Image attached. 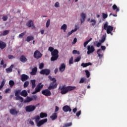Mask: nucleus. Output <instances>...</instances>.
<instances>
[{
  "label": "nucleus",
  "instance_id": "nucleus-52",
  "mask_svg": "<svg viewBox=\"0 0 127 127\" xmlns=\"http://www.w3.org/2000/svg\"><path fill=\"white\" fill-rule=\"evenodd\" d=\"M4 84H5V79H3L1 83V86L3 87L4 86Z\"/></svg>",
  "mask_w": 127,
  "mask_h": 127
},
{
  "label": "nucleus",
  "instance_id": "nucleus-57",
  "mask_svg": "<svg viewBox=\"0 0 127 127\" xmlns=\"http://www.w3.org/2000/svg\"><path fill=\"white\" fill-rule=\"evenodd\" d=\"M15 100L16 101H19V99H20V96L19 95H17V96H15Z\"/></svg>",
  "mask_w": 127,
  "mask_h": 127
},
{
  "label": "nucleus",
  "instance_id": "nucleus-51",
  "mask_svg": "<svg viewBox=\"0 0 127 127\" xmlns=\"http://www.w3.org/2000/svg\"><path fill=\"white\" fill-rule=\"evenodd\" d=\"M73 57H71L69 60V64H73Z\"/></svg>",
  "mask_w": 127,
  "mask_h": 127
},
{
  "label": "nucleus",
  "instance_id": "nucleus-39",
  "mask_svg": "<svg viewBox=\"0 0 127 127\" xmlns=\"http://www.w3.org/2000/svg\"><path fill=\"white\" fill-rule=\"evenodd\" d=\"M9 85H10L11 88H12V87L14 86V81H13V80H10L9 81Z\"/></svg>",
  "mask_w": 127,
  "mask_h": 127
},
{
  "label": "nucleus",
  "instance_id": "nucleus-22",
  "mask_svg": "<svg viewBox=\"0 0 127 127\" xmlns=\"http://www.w3.org/2000/svg\"><path fill=\"white\" fill-rule=\"evenodd\" d=\"M20 95L22 96V97H27L28 93H27V91L26 90H24L21 91Z\"/></svg>",
  "mask_w": 127,
  "mask_h": 127
},
{
  "label": "nucleus",
  "instance_id": "nucleus-49",
  "mask_svg": "<svg viewBox=\"0 0 127 127\" xmlns=\"http://www.w3.org/2000/svg\"><path fill=\"white\" fill-rule=\"evenodd\" d=\"M102 16H103L104 19H106V18H107V17H108V14L103 13H102Z\"/></svg>",
  "mask_w": 127,
  "mask_h": 127
},
{
  "label": "nucleus",
  "instance_id": "nucleus-7",
  "mask_svg": "<svg viewBox=\"0 0 127 127\" xmlns=\"http://www.w3.org/2000/svg\"><path fill=\"white\" fill-rule=\"evenodd\" d=\"M42 55H43L41 54V53H40V52H39L38 50L35 51L34 53V57L36 59H40V58L42 57Z\"/></svg>",
  "mask_w": 127,
  "mask_h": 127
},
{
  "label": "nucleus",
  "instance_id": "nucleus-6",
  "mask_svg": "<svg viewBox=\"0 0 127 127\" xmlns=\"http://www.w3.org/2000/svg\"><path fill=\"white\" fill-rule=\"evenodd\" d=\"M35 109H36V107H35V106L29 105L25 107V111L26 112L30 113V112H33V111H34Z\"/></svg>",
  "mask_w": 127,
  "mask_h": 127
},
{
  "label": "nucleus",
  "instance_id": "nucleus-32",
  "mask_svg": "<svg viewBox=\"0 0 127 127\" xmlns=\"http://www.w3.org/2000/svg\"><path fill=\"white\" fill-rule=\"evenodd\" d=\"M40 118L43 119V118H47V114L42 112L40 113Z\"/></svg>",
  "mask_w": 127,
  "mask_h": 127
},
{
  "label": "nucleus",
  "instance_id": "nucleus-56",
  "mask_svg": "<svg viewBox=\"0 0 127 127\" xmlns=\"http://www.w3.org/2000/svg\"><path fill=\"white\" fill-rule=\"evenodd\" d=\"M97 44H96V46L97 47H100V46H101V45H102V43H100V42L99 43L98 42H96Z\"/></svg>",
  "mask_w": 127,
  "mask_h": 127
},
{
  "label": "nucleus",
  "instance_id": "nucleus-25",
  "mask_svg": "<svg viewBox=\"0 0 127 127\" xmlns=\"http://www.w3.org/2000/svg\"><path fill=\"white\" fill-rule=\"evenodd\" d=\"M20 61L24 63V62L27 61V59H26L24 56H21L20 58Z\"/></svg>",
  "mask_w": 127,
  "mask_h": 127
},
{
  "label": "nucleus",
  "instance_id": "nucleus-62",
  "mask_svg": "<svg viewBox=\"0 0 127 127\" xmlns=\"http://www.w3.org/2000/svg\"><path fill=\"white\" fill-rule=\"evenodd\" d=\"M19 98H20V99H19V101H20V102H21V103H22V102H23V101H24V99L21 96H20V97H19Z\"/></svg>",
  "mask_w": 127,
  "mask_h": 127
},
{
  "label": "nucleus",
  "instance_id": "nucleus-61",
  "mask_svg": "<svg viewBox=\"0 0 127 127\" xmlns=\"http://www.w3.org/2000/svg\"><path fill=\"white\" fill-rule=\"evenodd\" d=\"M10 88L6 89V90H5V94H7V93H8V92H10Z\"/></svg>",
  "mask_w": 127,
  "mask_h": 127
},
{
  "label": "nucleus",
  "instance_id": "nucleus-35",
  "mask_svg": "<svg viewBox=\"0 0 127 127\" xmlns=\"http://www.w3.org/2000/svg\"><path fill=\"white\" fill-rule=\"evenodd\" d=\"M21 93V89L15 90V96H19V95H20Z\"/></svg>",
  "mask_w": 127,
  "mask_h": 127
},
{
  "label": "nucleus",
  "instance_id": "nucleus-46",
  "mask_svg": "<svg viewBox=\"0 0 127 127\" xmlns=\"http://www.w3.org/2000/svg\"><path fill=\"white\" fill-rule=\"evenodd\" d=\"M90 65H92V64H81V66L83 68H85L86 67H88V66H90Z\"/></svg>",
  "mask_w": 127,
  "mask_h": 127
},
{
  "label": "nucleus",
  "instance_id": "nucleus-59",
  "mask_svg": "<svg viewBox=\"0 0 127 127\" xmlns=\"http://www.w3.org/2000/svg\"><path fill=\"white\" fill-rule=\"evenodd\" d=\"M43 67H44V64H40L39 65V69H43Z\"/></svg>",
  "mask_w": 127,
  "mask_h": 127
},
{
  "label": "nucleus",
  "instance_id": "nucleus-8",
  "mask_svg": "<svg viewBox=\"0 0 127 127\" xmlns=\"http://www.w3.org/2000/svg\"><path fill=\"white\" fill-rule=\"evenodd\" d=\"M87 54L88 55H90V54L95 52V47L94 46L88 45L87 46Z\"/></svg>",
  "mask_w": 127,
  "mask_h": 127
},
{
  "label": "nucleus",
  "instance_id": "nucleus-16",
  "mask_svg": "<svg viewBox=\"0 0 127 127\" xmlns=\"http://www.w3.org/2000/svg\"><path fill=\"white\" fill-rule=\"evenodd\" d=\"M6 47V44L2 41H0V49L2 50Z\"/></svg>",
  "mask_w": 127,
  "mask_h": 127
},
{
  "label": "nucleus",
  "instance_id": "nucleus-3",
  "mask_svg": "<svg viewBox=\"0 0 127 127\" xmlns=\"http://www.w3.org/2000/svg\"><path fill=\"white\" fill-rule=\"evenodd\" d=\"M59 52L58 51V50L55 49L53 52L51 53V55L52 56L51 58V61H56V60H57L59 57Z\"/></svg>",
  "mask_w": 127,
  "mask_h": 127
},
{
  "label": "nucleus",
  "instance_id": "nucleus-27",
  "mask_svg": "<svg viewBox=\"0 0 127 127\" xmlns=\"http://www.w3.org/2000/svg\"><path fill=\"white\" fill-rule=\"evenodd\" d=\"M34 39V37L33 36H29L26 38V42H29L31 41V40H33Z\"/></svg>",
  "mask_w": 127,
  "mask_h": 127
},
{
  "label": "nucleus",
  "instance_id": "nucleus-45",
  "mask_svg": "<svg viewBox=\"0 0 127 127\" xmlns=\"http://www.w3.org/2000/svg\"><path fill=\"white\" fill-rule=\"evenodd\" d=\"M72 54H77L78 55H79L80 54V52L76 50H74L73 51H72Z\"/></svg>",
  "mask_w": 127,
  "mask_h": 127
},
{
  "label": "nucleus",
  "instance_id": "nucleus-13",
  "mask_svg": "<svg viewBox=\"0 0 127 127\" xmlns=\"http://www.w3.org/2000/svg\"><path fill=\"white\" fill-rule=\"evenodd\" d=\"M26 26L28 27H33V28H35V26H34V23H33V21H32V20H29L28 23L26 24Z\"/></svg>",
  "mask_w": 127,
  "mask_h": 127
},
{
  "label": "nucleus",
  "instance_id": "nucleus-24",
  "mask_svg": "<svg viewBox=\"0 0 127 127\" xmlns=\"http://www.w3.org/2000/svg\"><path fill=\"white\" fill-rule=\"evenodd\" d=\"M78 29V28H77V26H75V28L73 30H72L71 31L69 32L67 34V37H69L70 35H71V34L75 32V31H77Z\"/></svg>",
  "mask_w": 127,
  "mask_h": 127
},
{
  "label": "nucleus",
  "instance_id": "nucleus-53",
  "mask_svg": "<svg viewBox=\"0 0 127 127\" xmlns=\"http://www.w3.org/2000/svg\"><path fill=\"white\" fill-rule=\"evenodd\" d=\"M55 7H59L60 6V5L59 4V2H57L55 4Z\"/></svg>",
  "mask_w": 127,
  "mask_h": 127
},
{
  "label": "nucleus",
  "instance_id": "nucleus-17",
  "mask_svg": "<svg viewBox=\"0 0 127 127\" xmlns=\"http://www.w3.org/2000/svg\"><path fill=\"white\" fill-rule=\"evenodd\" d=\"M18 113H19V111H16L15 109H11L10 110V114H11V115H17Z\"/></svg>",
  "mask_w": 127,
  "mask_h": 127
},
{
  "label": "nucleus",
  "instance_id": "nucleus-15",
  "mask_svg": "<svg viewBox=\"0 0 127 127\" xmlns=\"http://www.w3.org/2000/svg\"><path fill=\"white\" fill-rule=\"evenodd\" d=\"M81 18H80V23L81 24L85 22V19H86V14L84 13H82L80 14Z\"/></svg>",
  "mask_w": 127,
  "mask_h": 127
},
{
  "label": "nucleus",
  "instance_id": "nucleus-33",
  "mask_svg": "<svg viewBox=\"0 0 127 127\" xmlns=\"http://www.w3.org/2000/svg\"><path fill=\"white\" fill-rule=\"evenodd\" d=\"M40 116L37 115L34 117V118L33 119V120H35V123H37L38 122H39V120H40Z\"/></svg>",
  "mask_w": 127,
  "mask_h": 127
},
{
  "label": "nucleus",
  "instance_id": "nucleus-9",
  "mask_svg": "<svg viewBox=\"0 0 127 127\" xmlns=\"http://www.w3.org/2000/svg\"><path fill=\"white\" fill-rule=\"evenodd\" d=\"M50 70L49 69H44L40 71V74L41 75H46V76H48L50 74Z\"/></svg>",
  "mask_w": 127,
  "mask_h": 127
},
{
  "label": "nucleus",
  "instance_id": "nucleus-29",
  "mask_svg": "<svg viewBox=\"0 0 127 127\" xmlns=\"http://www.w3.org/2000/svg\"><path fill=\"white\" fill-rule=\"evenodd\" d=\"M40 87H39V85H37V86L35 88V91H34L32 94H36V93L39 92L41 91Z\"/></svg>",
  "mask_w": 127,
  "mask_h": 127
},
{
  "label": "nucleus",
  "instance_id": "nucleus-28",
  "mask_svg": "<svg viewBox=\"0 0 127 127\" xmlns=\"http://www.w3.org/2000/svg\"><path fill=\"white\" fill-rule=\"evenodd\" d=\"M61 29L64 30V32H66V30H67V25L64 24L61 27Z\"/></svg>",
  "mask_w": 127,
  "mask_h": 127
},
{
  "label": "nucleus",
  "instance_id": "nucleus-47",
  "mask_svg": "<svg viewBox=\"0 0 127 127\" xmlns=\"http://www.w3.org/2000/svg\"><path fill=\"white\" fill-rule=\"evenodd\" d=\"M81 60V57H78L74 60V62H79Z\"/></svg>",
  "mask_w": 127,
  "mask_h": 127
},
{
  "label": "nucleus",
  "instance_id": "nucleus-37",
  "mask_svg": "<svg viewBox=\"0 0 127 127\" xmlns=\"http://www.w3.org/2000/svg\"><path fill=\"white\" fill-rule=\"evenodd\" d=\"M105 41H106V36L103 35L101 38V40L99 41V42H100L102 44V43H104Z\"/></svg>",
  "mask_w": 127,
  "mask_h": 127
},
{
  "label": "nucleus",
  "instance_id": "nucleus-36",
  "mask_svg": "<svg viewBox=\"0 0 127 127\" xmlns=\"http://www.w3.org/2000/svg\"><path fill=\"white\" fill-rule=\"evenodd\" d=\"M8 33H9V30H6L2 32V35H3V36H5V35H7Z\"/></svg>",
  "mask_w": 127,
  "mask_h": 127
},
{
  "label": "nucleus",
  "instance_id": "nucleus-42",
  "mask_svg": "<svg viewBox=\"0 0 127 127\" xmlns=\"http://www.w3.org/2000/svg\"><path fill=\"white\" fill-rule=\"evenodd\" d=\"M29 85V82L28 81H26L24 83V88H27Z\"/></svg>",
  "mask_w": 127,
  "mask_h": 127
},
{
  "label": "nucleus",
  "instance_id": "nucleus-40",
  "mask_svg": "<svg viewBox=\"0 0 127 127\" xmlns=\"http://www.w3.org/2000/svg\"><path fill=\"white\" fill-rule=\"evenodd\" d=\"M72 126V122H70L69 123H66L63 127H69Z\"/></svg>",
  "mask_w": 127,
  "mask_h": 127
},
{
  "label": "nucleus",
  "instance_id": "nucleus-58",
  "mask_svg": "<svg viewBox=\"0 0 127 127\" xmlns=\"http://www.w3.org/2000/svg\"><path fill=\"white\" fill-rule=\"evenodd\" d=\"M77 42V38H75L74 39H73V41L72 42V44H76V43Z\"/></svg>",
  "mask_w": 127,
  "mask_h": 127
},
{
  "label": "nucleus",
  "instance_id": "nucleus-43",
  "mask_svg": "<svg viewBox=\"0 0 127 127\" xmlns=\"http://www.w3.org/2000/svg\"><path fill=\"white\" fill-rule=\"evenodd\" d=\"M49 25H50V19H48L46 22V27L48 28L49 27Z\"/></svg>",
  "mask_w": 127,
  "mask_h": 127
},
{
  "label": "nucleus",
  "instance_id": "nucleus-44",
  "mask_svg": "<svg viewBox=\"0 0 127 127\" xmlns=\"http://www.w3.org/2000/svg\"><path fill=\"white\" fill-rule=\"evenodd\" d=\"M85 72L86 73L87 78H89L90 77V72L88 70H86Z\"/></svg>",
  "mask_w": 127,
  "mask_h": 127
},
{
  "label": "nucleus",
  "instance_id": "nucleus-30",
  "mask_svg": "<svg viewBox=\"0 0 127 127\" xmlns=\"http://www.w3.org/2000/svg\"><path fill=\"white\" fill-rule=\"evenodd\" d=\"M113 9L114 10H116V12L117 13V12H119V11H120V8L118 7V6H117V5L116 4H114L112 6Z\"/></svg>",
  "mask_w": 127,
  "mask_h": 127
},
{
  "label": "nucleus",
  "instance_id": "nucleus-54",
  "mask_svg": "<svg viewBox=\"0 0 127 127\" xmlns=\"http://www.w3.org/2000/svg\"><path fill=\"white\" fill-rule=\"evenodd\" d=\"M8 59H13L14 58V57L11 55H9L8 56Z\"/></svg>",
  "mask_w": 127,
  "mask_h": 127
},
{
  "label": "nucleus",
  "instance_id": "nucleus-19",
  "mask_svg": "<svg viewBox=\"0 0 127 127\" xmlns=\"http://www.w3.org/2000/svg\"><path fill=\"white\" fill-rule=\"evenodd\" d=\"M14 66L13 64H11L9 67L6 68L5 71L6 73H11V72H12V69H13Z\"/></svg>",
  "mask_w": 127,
  "mask_h": 127
},
{
  "label": "nucleus",
  "instance_id": "nucleus-41",
  "mask_svg": "<svg viewBox=\"0 0 127 127\" xmlns=\"http://www.w3.org/2000/svg\"><path fill=\"white\" fill-rule=\"evenodd\" d=\"M26 33V32H23V33L20 34L19 35V38H22L24 35H25V34Z\"/></svg>",
  "mask_w": 127,
  "mask_h": 127
},
{
  "label": "nucleus",
  "instance_id": "nucleus-31",
  "mask_svg": "<svg viewBox=\"0 0 127 127\" xmlns=\"http://www.w3.org/2000/svg\"><path fill=\"white\" fill-rule=\"evenodd\" d=\"M87 79L85 77H82L80 79V80L79 81V84H81L82 83H84L85 84H86V83H87Z\"/></svg>",
  "mask_w": 127,
  "mask_h": 127
},
{
  "label": "nucleus",
  "instance_id": "nucleus-26",
  "mask_svg": "<svg viewBox=\"0 0 127 127\" xmlns=\"http://www.w3.org/2000/svg\"><path fill=\"white\" fill-rule=\"evenodd\" d=\"M36 82V81L35 80V79L31 80V84L32 85V89H34V88H35V87H36V84H35Z\"/></svg>",
  "mask_w": 127,
  "mask_h": 127
},
{
  "label": "nucleus",
  "instance_id": "nucleus-50",
  "mask_svg": "<svg viewBox=\"0 0 127 127\" xmlns=\"http://www.w3.org/2000/svg\"><path fill=\"white\" fill-rule=\"evenodd\" d=\"M48 50H49V51H50V52H51V53H52V52H53L54 50H54V48L50 47L49 48Z\"/></svg>",
  "mask_w": 127,
  "mask_h": 127
},
{
  "label": "nucleus",
  "instance_id": "nucleus-64",
  "mask_svg": "<svg viewBox=\"0 0 127 127\" xmlns=\"http://www.w3.org/2000/svg\"><path fill=\"white\" fill-rule=\"evenodd\" d=\"M101 48L102 50H106V47L104 46H101Z\"/></svg>",
  "mask_w": 127,
  "mask_h": 127
},
{
  "label": "nucleus",
  "instance_id": "nucleus-10",
  "mask_svg": "<svg viewBox=\"0 0 127 127\" xmlns=\"http://www.w3.org/2000/svg\"><path fill=\"white\" fill-rule=\"evenodd\" d=\"M47 119H45L44 120H40V121H38L36 124L37 125V126L38 127H40L42 126V125L45 124V123H47Z\"/></svg>",
  "mask_w": 127,
  "mask_h": 127
},
{
  "label": "nucleus",
  "instance_id": "nucleus-14",
  "mask_svg": "<svg viewBox=\"0 0 127 127\" xmlns=\"http://www.w3.org/2000/svg\"><path fill=\"white\" fill-rule=\"evenodd\" d=\"M28 78H29L28 75L25 74H23L21 76V80L22 82H24V81H26V80H28Z\"/></svg>",
  "mask_w": 127,
  "mask_h": 127
},
{
  "label": "nucleus",
  "instance_id": "nucleus-34",
  "mask_svg": "<svg viewBox=\"0 0 127 127\" xmlns=\"http://www.w3.org/2000/svg\"><path fill=\"white\" fill-rule=\"evenodd\" d=\"M90 22L92 23L91 24V25H92V26H95V25H96V24L97 23V21L95 19H91L90 20Z\"/></svg>",
  "mask_w": 127,
  "mask_h": 127
},
{
  "label": "nucleus",
  "instance_id": "nucleus-21",
  "mask_svg": "<svg viewBox=\"0 0 127 127\" xmlns=\"http://www.w3.org/2000/svg\"><path fill=\"white\" fill-rule=\"evenodd\" d=\"M97 53L98 55V57L100 58H102L103 57L104 54L103 53V52L102 51V50L101 49H99L97 50Z\"/></svg>",
  "mask_w": 127,
  "mask_h": 127
},
{
  "label": "nucleus",
  "instance_id": "nucleus-20",
  "mask_svg": "<svg viewBox=\"0 0 127 127\" xmlns=\"http://www.w3.org/2000/svg\"><path fill=\"white\" fill-rule=\"evenodd\" d=\"M57 118H58L57 113L56 112L52 114V115L50 116V119H51L52 121H55V120H56Z\"/></svg>",
  "mask_w": 127,
  "mask_h": 127
},
{
  "label": "nucleus",
  "instance_id": "nucleus-1",
  "mask_svg": "<svg viewBox=\"0 0 127 127\" xmlns=\"http://www.w3.org/2000/svg\"><path fill=\"white\" fill-rule=\"evenodd\" d=\"M76 89L75 86H65V85H63L62 86H60L59 90L61 91V94L62 95H65V94H67L68 92L71 91H73V90H75Z\"/></svg>",
  "mask_w": 127,
  "mask_h": 127
},
{
  "label": "nucleus",
  "instance_id": "nucleus-11",
  "mask_svg": "<svg viewBox=\"0 0 127 127\" xmlns=\"http://www.w3.org/2000/svg\"><path fill=\"white\" fill-rule=\"evenodd\" d=\"M63 111H64V113H67L68 112L69 113H71L72 112V109H71V107H70V106L68 105H65L63 107Z\"/></svg>",
  "mask_w": 127,
  "mask_h": 127
},
{
  "label": "nucleus",
  "instance_id": "nucleus-38",
  "mask_svg": "<svg viewBox=\"0 0 127 127\" xmlns=\"http://www.w3.org/2000/svg\"><path fill=\"white\" fill-rule=\"evenodd\" d=\"M92 41V38H90V39L88 40V41L85 42L84 43V47H87V45H88V43H89V42H90V41Z\"/></svg>",
  "mask_w": 127,
  "mask_h": 127
},
{
  "label": "nucleus",
  "instance_id": "nucleus-18",
  "mask_svg": "<svg viewBox=\"0 0 127 127\" xmlns=\"http://www.w3.org/2000/svg\"><path fill=\"white\" fill-rule=\"evenodd\" d=\"M65 68H66V65H65V64H61L59 68L60 72H61V73L64 72V71H65Z\"/></svg>",
  "mask_w": 127,
  "mask_h": 127
},
{
  "label": "nucleus",
  "instance_id": "nucleus-4",
  "mask_svg": "<svg viewBox=\"0 0 127 127\" xmlns=\"http://www.w3.org/2000/svg\"><path fill=\"white\" fill-rule=\"evenodd\" d=\"M104 28L105 30H107V33L110 34L112 33V31L114 30V27L112 26H108V22H106L104 24Z\"/></svg>",
  "mask_w": 127,
  "mask_h": 127
},
{
  "label": "nucleus",
  "instance_id": "nucleus-48",
  "mask_svg": "<svg viewBox=\"0 0 127 127\" xmlns=\"http://www.w3.org/2000/svg\"><path fill=\"white\" fill-rule=\"evenodd\" d=\"M7 16L5 15V16H3L2 19L3 21H6V20H7Z\"/></svg>",
  "mask_w": 127,
  "mask_h": 127
},
{
  "label": "nucleus",
  "instance_id": "nucleus-5",
  "mask_svg": "<svg viewBox=\"0 0 127 127\" xmlns=\"http://www.w3.org/2000/svg\"><path fill=\"white\" fill-rule=\"evenodd\" d=\"M37 99V96H36V95L33 96V98L27 96L26 98L24 100V103H30L31 101H33V100H36Z\"/></svg>",
  "mask_w": 127,
  "mask_h": 127
},
{
  "label": "nucleus",
  "instance_id": "nucleus-55",
  "mask_svg": "<svg viewBox=\"0 0 127 127\" xmlns=\"http://www.w3.org/2000/svg\"><path fill=\"white\" fill-rule=\"evenodd\" d=\"M80 115H81V111L77 112L76 114V117H80Z\"/></svg>",
  "mask_w": 127,
  "mask_h": 127
},
{
  "label": "nucleus",
  "instance_id": "nucleus-12",
  "mask_svg": "<svg viewBox=\"0 0 127 127\" xmlns=\"http://www.w3.org/2000/svg\"><path fill=\"white\" fill-rule=\"evenodd\" d=\"M42 94L44 96H46V97L51 96V92H50V90L48 89H45L44 90H43L42 91Z\"/></svg>",
  "mask_w": 127,
  "mask_h": 127
},
{
  "label": "nucleus",
  "instance_id": "nucleus-23",
  "mask_svg": "<svg viewBox=\"0 0 127 127\" xmlns=\"http://www.w3.org/2000/svg\"><path fill=\"white\" fill-rule=\"evenodd\" d=\"M36 73H37V67H35L32 69V71L30 72L31 75H36Z\"/></svg>",
  "mask_w": 127,
  "mask_h": 127
},
{
  "label": "nucleus",
  "instance_id": "nucleus-63",
  "mask_svg": "<svg viewBox=\"0 0 127 127\" xmlns=\"http://www.w3.org/2000/svg\"><path fill=\"white\" fill-rule=\"evenodd\" d=\"M58 111H59V107H58V106H56L55 112L56 113L58 112Z\"/></svg>",
  "mask_w": 127,
  "mask_h": 127
},
{
  "label": "nucleus",
  "instance_id": "nucleus-2",
  "mask_svg": "<svg viewBox=\"0 0 127 127\" xmlns=\"http://www.w3.org/2000/svg\"><path fill=\"white\" fill-rule=\"evenodd\" d=\"M48 78L50 81H52V82L50 83V85L48 88V90H54V89H56L58 86V84L56 83V82H57L56 78L55 77L52 78L51 75H49Z\"/></svg>",
  "mask_w": 127,
  "mask_h": 127
},
{
  "label": "nucleus",
  "instance_id": "nucleus-60",
  "mask_svg": "<svg viewBox=\"0 0 127 127\" xmlns=\"http://www.w3.org/2000/svg\"><path fill=\"white\" fill-rule=\"evenodd\" d=\"M38 86H39V87L40 88L41 90V89H42V88H43V85L41 84V83H39L38 84Z\"/></svg>",
  "mask_w": 127,
  "mask_h": 127
}]
</instances>
